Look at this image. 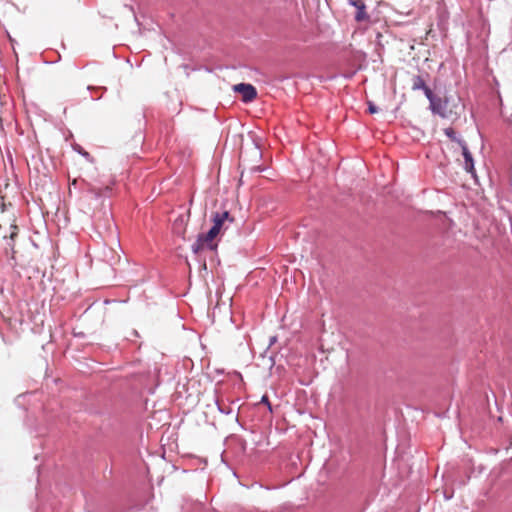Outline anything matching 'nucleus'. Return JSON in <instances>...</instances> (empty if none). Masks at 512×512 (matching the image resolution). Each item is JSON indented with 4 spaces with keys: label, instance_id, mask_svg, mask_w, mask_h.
<instances>
[{
    "label": "nucleus",
    "instance_id": "1",
    "mask_svg": "<svg viewBox=\"0 0 512 512\" xmlns=\"http://www.w3.org/2000/svg\"><path fill=\"white\" fill-rule=\"evenodd\" d=\"M233 90L241 93L242 101L245 103L251 102L257 97L256 88L251 84L239 83L234 85Z\"/></svg>",
    "mask_w": 512,
    "mask_h": 512
},
{
    "label": "nucleus",
    "instance_id": "2",
    "mask_svg": "<svg viewBox=\"0 0 512 512\" xmlns=\"http://www.w3.org/2000/svg\"><path fill=\"white\" fill-rule=\"evenodd\" d=\"M413 81V85H412V89L413 90H422L426 96V98L429 100L430 104H434V94L432 92V90L425 84V81L424 79L420 76V75H416L413 77L412 79Z\"/></svg>",
    "mask_w": 512,
    "mask_h": 512
},
{
    "label": "nucleus",
    "instance_id": "3",
    "mask_svg": "<svg viewBox=\"0 0 512 512\" xmlns=\"http://www.w3.org/2000/svg\"><path fill=\"white\" fill-rule=\"evenodd\" d=\"M461 150H462V155L464 157V169L467 172L471 173L472 175H475L474 159H473L472 154L470 153L466 143H461Z\"/></svg>",
    "mask_w": 512,
    "mask_h": 512
},
{
    "label": "nucleus",
    "instance_id": "4",
    "mask_svg": "<svg viewBox=\"0 0 512 512\" xmlns=\"http://www.w3.org/2000/svg\"><path fill=\"white\" fill-rule=\"evenodd\" d=\"M348 3L356 8L355 20L358 22L367 20L369 18L365 11V3L362 0H348Z\"/></svg>",
    "mask_w": 512,
    "mask_h": 512
},
{
    "label": "nucleus",
    "instance_id": "5",
    "mask_svg": "<svg viewBox=\"0 0 512 512\" xmlns=\"http://www.w3.org/2000/svg\"><path fill=\"white\" fill-rule=\"evenodd\" d=\"M212 220H213L212 227H216L219 232L221 231V229L224 226V223L226 221H228L230 223L233 222V218L230 216L228 211H223L221 213H218V212L215 213Z\"/></svg>",
    "mask_w": 512,
    "mask_h": 512
},
{
    "label": "nucleus",
    "instance_id": "6",
    "mask_svg": "<svg viewBox=\"0 0 512 512\" xmlns=\"http://www.w3.org/2000/svg\"><path fill=\"white\" fill-rule=\"evenodd\" d=\"M188 222V216L180 215L173 222V231L182 239H185V228Z\"/></svg>",
    "mask_w": 512,
    "mask_h": 512
},
{
    "label": "nucleus",
    "instance_id": "7",
    "mask_svg": "<svg viewBox=\"0 0 512 512\" xmlns=\"http://www.w3.org/2000/svg\"><path fill=\"white\" fill-rule=\"evenodd\" d=\"M212 244L206 243L204 234H199L197 236L196 241L192 244L191 249L194 254H197L199 251L204 248H212Z\"/></svg>",
    "mask_w": 512,
    "mask_h": 512
},
{
    "label": "nucleus",
    "instance_id": "8",
    "mask_svg": "<svg viewBox=\"0 0 512 512\" xmlns=\"http://www.w3.org/2000/svg\"><path fill=\"white\" fill-rule=\"evenodd\" d=\"M444 133L445 135L451 139L452 141L456 142L459 144V146L461 147V143H466L463 139H461L460 137H458L455 133V131L452 129V128H446L444 130Z\"/></svg>",
    "mask_w": 512,
    "mask_h": 512
},
{
    "label": "nucleus",
    "instance_id": "9",
    "mask_svg": "<svg viewBox=\"0 0 512 512\" xmlns=\"http://www.w3.org/2000/svg\"><path fill=\"white\" fill-rule=\"evenodd\" d=\"M17 234V227H11L9 239L7 240V248L10 249L11 253L14 254V236Z\"/></svg>",
    "mask_w": 512,
    "mask_h": 512
},
{
    "label": "nucleus",
    "instance_id": "10",
    "mask_svg": "<svg viewBox=\"0 0 512 512\" xmlns=\"http://www.w3.org/2000/svg\"><path fill=\"white\" fill-rule=\"evenodd\" d=\"M73 149L75 152L83 156L88 162H93V158L91 157V155L88 152H86L80 145L75 144L73 146Z\"/></svg>",
    "mask_w": 512,
    "mask_h": 512
},
{
    "label": "nucleus",
    "instance_id": "11",
    "mask_svg": "<svg viewBox=\"0 0 512 512\" xmlns=\"http://www.w3.org/2000/svg\"><path fill=\"white\" fill-rule=\"evenodd\" d=\"M220 232L216 227H211L210 230L204 234L206 243L212 244V240L219 234Z\"/></svg>",
    "mask_w": 512,
    "mask_h": 512
},
{
    "label": "nucleus",
    "instance_id": "12",
    "mask_svg": "<svg viewBox=\"0 0 512 512\" xmlns=\"http://www.w3.org/2000/svg\"><path fill=\"white\" fill-rule=\"evenodd\" d=\"M220 232L216 227H211L210 230L204 234L206 243L212 244V240L219 234Z\"/></svg>",
    "mask_w": 512,
    "mask_h": 512
},
{
    "label": "nucleus",
    "instance_id": "13",
    "mask_svg": "<svg viewBox=\"0 0 512 512\" xmlns=\"http://www.w3.org/2000/svg\"><path fill=\"white\" fill-rule=\"evenodd\" d=\"M432 111H442L445 108V103L440 98L434 96V104H430Z\"/></svg>",
    "mask_w": 512,
    "mask_h": 512
},
{
    "label": "nucleus",
    "instance_id": "14",
    "mask_svg": "<svg viewBox=\"0 0 512 512\" xmlns=\"http://www.w3.org/2000/svg\"><path fill=\"white\" fill-rule=\"evenodd\" d=\"M260 402H261V403H263V404H265V405L267 406L268 410H269L270 412H272V407H271V404H270V402H269V399H268L267 395H263V396L261 397Z\"/></svg>",
    "mask_w": 512,
    "mask_h": 512
},
{
    "label": "nucleus",
    "instance_id": "15",
    "mask_svg": "<svg viewBox=\"0 0 512 512\" xmlns=\"http://www.w3.org/2000/svg\"><path fill=\"white\" fill-rule=\"evenodd\" d=\"M377 110H378L377 107L372 102L368 103V111H369V113L374 114V113L377 112Z\"/></svg>",
    "mask_w": 512,
    "mask_h": 512
},
{
    "label": "nucleus",
    "instance_id": "16",
    "mask_svg": "<svg viewBox=\"0 0 512 512\" xmlns=\"http://www.w3.org/2000/svg\"><path fill=\"white\" fill-rule=\"evenodd\" d=\"M89 192L92 194V196L95 198V199H98L100 197V193L98 191H96L94 188H90L89 189Z\"/></svg>",
    "mask_w": 512,
    "mask_h": 512
},
{
    "label": "nucleus",
    "instance_id": "17",
    "mask_svg": "<svg viewBox=\"0 0 512 512\" xmlns=\"http://www.w3.org/2000/svg\"><path fill=\"white\" fill-rule=\"evenodd\" d=\"M276 341H277V337L276 336L270 337L268 348L271 347Z\"/></svg>",
    "mask_w": 512,
    "mask_h": 512
},
{
    "label": "nucleus",
    "instance_id": "18",
    "mask_svg": "<svg viewBox=\"0 0 512 512\" xmlns=\"http://www.w3.org/2000/svg\"><path fill=\"white\" fill-rule=\"evenodd\" d=\"M76 184H77V180H75V179L70 183V186H69V191L70 192L72 190V187H76Z\"/></svg>",
    "mask_w": 512,
    "mask_h": 512
},
{
    "label": "nucleus",
    "instance_id": "19",
    "mask_svg": "<svg viewBox=\"0 0 512 512\" xmlns=\"http://www.w3.org/2000/svg\"><path fill=\"white\" fill-rule=\"evenodd\" d=\"M269 360H270V368H272L275 365V361H274L273 357H270Z\"/></svg>",
    "mask_w": 512,
    "mask_h": 512
}]
</instances>
